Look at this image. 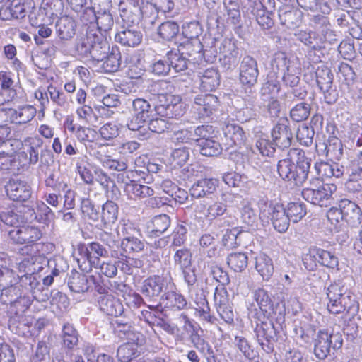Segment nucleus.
I'll return each mask as SVG.
<instances>
[{
	"label": "nucleus",
	"instance_id": "09e8293b",
	"mask_svg": "<svg viewBox=\"0 0 362 362\" xmlns=\"http://www.w3.org/2000/svg\"><path fill=\"white\" fill-rule=\"evenodd\" d=\"M310 106L308 103L301 102L296 104L290 110V117L296 122L306 120L310 114Z\"/></svg>",
	"mask_w": 362,
	"mask_h": 362
},
{
	"label": "nucleus",
	"instance_id": "6e6d98bb",
	"mask_svg": "<svg viewBox=\"0 0 362 362\" xmlns=\"http://www.w3.org/2000/svg\"><path fill=\"white\" fill-rule=\"evenodd\" d=\"M99 133L103 139L110 141L119 136V127L115 122H108L100 128Z\"/></svg>",
	"mask_w": 362,
	"mask_h": 362
},
{
	"label": "nucleus",
	"instance_id": "8fccbe9b",
	"mask_svg": "<svg viewBox=\"0 0 362 362\" xmlns=\"http://www.w3.org/2000/svg\"><path fill=\"white\" fill-rule=\"evenodd\" d=\"M298 6L305 11H321L324 15L330 13V8L326 2H318L317 0H296Z\"/></svg>",
	"mask_w": 362,
	"mask_h": 362
},
{
	"label": "nucleus",
	"instance_id": "393cba45",
	"mask_svg": "<svg viewBox=\"0 0 362 362\" xmlns=\"http://www.w3.org/2000/svg\"><path fill=\"white\" fill-rule=\"evenodd\" d=\"M271 221L274 228L279 233H285L291 221L282 204H275L272 206Z\"/></svg>",
	"mask_w": 362,
	"mask_h": 362
},
{
	"label": "nucleus",
	"instance_id": "49530a36",
	"mask_svg": "<svg viewBox=\"0 0 362 362\" xmlns=\"http://www.w3.org/2000/svg\"><path fill=\"white\" fill-rule=\"evenodd\" d=\"M114 332L121 339L134 340L135 335L134 327L130 322H123L116 320L112 322Z\"/></svg>",
	"mask_w": 362,
	"mask_h": 362
},
{
	"label": "nucleus",
	"instance_id": "0e129e2a",
	"mask_svg": "<svg viewBox=\"0 0 362 362\" xmlns=\"http://www.w3.org/2000/svg\"><path fill=\"white\" fill-rule=\"evenodd\" d=\"M87 284L86 276L81 274L74 275L69 282L70 289L76 293L86 291L88 289Z\"/></svg>",
	"mask_w": 362,
	"mask_h": 362
},
{
	"label": "nucleus",
	"instance_id": "79ce46f5",
	"mask_svg": "<svg viewBox=\"0 0 362 362\" xmlns=\"http://www.w3.org/2000/svg\"><path fill=\"white\" fill-rule=\"evenodd\" d=\"M62 337L64 345L68 349L72 350L78 344V334L72 324L67 322L64 325Z\"/></svg>",
	"mask_w": 362,
	"mask_h": 362
},
{
	"label": "nucleus",
	"instance_id": "a18cd8bd",
	"mask_svg": "<svg viewBox=\"0 0 362 362\" xmlns=\"http://www.w3.org/2000/svg\"><path fill=\"white\" fill-rule=\"evenodd\" d=\"M219 134L218 129L211 124H202L197 127L194 129V135L196 136V144L200 143L201 141H205L213 138H218Z\"/></svg>",
	"mask_w": 362,
	"mask_h": 362
},
{
	"label": "nucleus",
	"instance_id": "c85d7f7f",
	"mask_svg": "<svg viewBox=\"0 0 362 362\" xmlns=\"http://www.w3.org/2000/svg\"><path fill=\"white\" fill-rule=\"evenodd\" d=\"M255 269L263 280L269 281L274 273L272 259L264 253H259L255 257Z\"/></svg>",
	"mask_w": 362,
	"mask_h": 362
},
{
	"label": "nucleus",
	"instance_id": "13d9d810",
	"mask_svg": "<svg viewBox=\"0 0 362 362\" xmlns=\"http://www.w3.org/2000/svg\"><path fill=\"white\" fill-rule=\"evenodd\" d=\"M182 33L185 38L193 40L197 38L202 33V28L199 22L191 21L182 25Z\"/></svg>",
	"mask_w": 362,
	"mask_h": 362
},
{
	"label": "nucleus",
	"instance_id": "e433bc0d",
	"mask_svg": "<svg viewBox=\"0 0 362 362\" xmlns=\"http://www.w3.org/2000/svg\"><path fill=\"white\" fill-rule=\"evenodd\" d=\"M227 264L235 272H242L248 265L247 254L243 252H232L227 257Z\"/></svg>",
	"mask_w": 362,
	"mask_h": 362
},
{
	"label": "nucleus",
	"instance_id": "5701e85b",
	"mask_svg": "<svg viewBox=\"0 0 362 362\" xmlns=\"http://www.w3.org/2000/svg\"><path fill=\"white\" fill-rule=\"evenodd\" d=\"M121 182L125 184L124 192L130 199L137 200L146 199L153 196L154 194V190L152 187L139 184L132 178H130L128 181Z\"/></svg>",
	"mask_w": 362,
	"mask_h": 362
},
{
	"label": "nucleus",
	"instance_id": "6e6552de",
	"mask_svg": "<svg viewBox=\"0 0 362 362\" xmlns=\"http://www.w3.org/2000/svg\"><path fill=\"white\" fill-rule=\"evenodd\" d=\"M83 45L86 47V52L97 61H103L105 55L110 50V44L105 35L98 34L93 30L87 32Z\"/></svg>",
	"mask_w": 362,
	"mask_h": 362
},
{
	"label": "nucleus",
	"instance_id": "f8f14e48",
	"mask_svg": "<svg viewBox=\"0 0 362 362\" xmlns=\"http://www.w3.org/2000/svg\"><path fill=\"white\" fill-rule=\"evenodd\" d=\"M182 101L180 95L171 93H158L154 105L156 116L173 118L176 115L175 110Z\"/></svg>",
	"mask_w": 362,
	"mask_h": 362
},
{
	"label": "nucleus",
	"instance_id": "c756f323",
	"mask_svg": "<svg viewBox=\"0 0 362 362\" xmlns=\"http://www.w3.org/2000/svg\"><path fill=\"white\" fill-rule=\"evenodd\" d=\"M217 185L216 180L212 178L201 179L192 186L190 192L194 197H204L212 194L216 190Z\"/></svg>",
	"mask_w": 362,
	"mask_h": 362
},
{
	"label": "nucleus",
	"instance_id": "423d86ee",
	"mask_svg": "<svg viewBox=\"0 0 362 362\" xmlns=\"http://www.w3.org/2000/svg\"><path fill=\"white\" fill-rule=\"evenodd\" d=\"M343 339L341 336L334 334L327 329L318 331L314 343V354L315 356L323 360L329 354L330 349H339L342 346Z\"/></svg>",
	"mask_w": 362,
	"mask_h": 362
},
{
	"label": "nucleus",
	"instance_id": "3c124183",
	"mask_svg": "<svg viewBox=\"0 0 362 362\" xmlns=\"http://www.w3.org/2000/svg\"><path fill=\"white\" fill-rule=\"evenodd\" d=\"M121 247L126 254L141 252L144 248V243L137 238L127 237L122 240Z\"/></svg>",
	"mask_w": 362,
	"mask_h": 362
},
{
	"label": "nucleus",
	"instance_id": "4c0bfd02",
	"mask_svg": "<svg viewBox=\"0 0 362 362\" xmlns=\"http://www.w3.org/2000/svg\"><path fill=\"white\" fill-rule=\"evenodd\" d=\"M350 168L351 173L346 182L347 188L353 192H360L362 190V166L351 163Z\"/></svg>",
	"mask_w": 362,
	"mask_h": 362
},
{
	"label": "nucleus",
	"instance_id": "5fc2aeb1",
	"mask_svg": "<svg viewBox=\"0 0 362 362\" xmlns=\"http://www.w3.org/2000/svg\"><path fill=\"white\" fill-rule=\"evenodd\" d=\"M325 149L327 156H330L332 159L339 160L343 155V144L341 141L337 137L329 139Z\"/></svg>",
	"mask_w": 362,
	"mask_h": 362
},
{
	"label": "nucleus",
	"instance_id": "338daca9",
	"mask_svg": "<svg viewBox=\"0 0 362 362\" xmlns=\"http://www.w3.org/2000/svg\"><path fill=\"white\" fill-rule=\"evenodd\" d=\"M74 134L80 142H92L95 138L96 132L90 127L78 126Z\"/></svg>",
	"mask_w": 362,
	"mask_h": 362
},
{
	"label": "nucleus",
	"instance_id": "864d4df0",
	"mask_svg": "<svg viewBox=\"0 0 362 362\" xmlns=\"http://www.w3.org/2000/svg\"><path fill=\"white\" fill-rule=\"evenodd\" d=\"M0 8L8 11L13 18H21L23 13V4L18 0H0Z\"/></svg>",
	"mask_w": 362,
	"mask_h": 362
},
{
	"label": "nucleus",
	"instance_id": "680f3d73",
	"mask_svg": "<svg viewBox=\"0 0 362 362\" xmlns=\"http://www.w3.org/2000/svg\"><path fill=\"white\" fill-rule=\"evenodd\" d=\"M274 13L265 9L264 6H262V9L258 11L257 14V22L263 29H269L272 28L274 24L273 19Z\"/></svg>",
	"mask_w": 362,
	"mask_h": 362
},
{
	"label": "nucleus",
	"instance_id": "a211bd4d",
	"mask_svg": "<svg viewBox=\"0 0 362 362\" xmlns=\"http://www.w3.org/2000/svg\"><path fill=\"white\" fill-rule=\"evenodd\" d=\"M259 71L257 63L251 57L243 59L240 71V81L243 85L248 87L253 86L257 81Z\"/></svg>",
	"mask_w": 362,
	"mask_h": 362
},
{
	"label": "nucleus",
	"instance_id": "1a4fd4ad",
	"mask_svg": "<svg viewBox=\"0 0 362 362\" xmlns=\"http://www.w3.org/2000/svg\"><path fill=\"white\" fill-rule=\"evenodd\" d=\"M173 288H175V285L172 278L153 275L144 281L141 292L149 300H156L164 290Z\"/></svg>",
	"mask_w": 362,
	"mask_h": 362
},
{
	"label": "nucleus",
	"instance_id": "b1692460",
	"mask_svg": "<svg viewBox=\"0 0 362 362\" xmlns=\"http://www.w3.org/2000/svg\"><path fill=\"white\" fill-rule=\"evenodd\" d=\"M199 89L202 91H214L220 85L221 75L216 68H208L199 72Z\"/></svg>",
	"mask_w": 362,
	"mask_h": 362
},
{
	"label": "nucleus",
	"instance_id": "aec40b11",
	"mask_svg": "<svg viewBox=\"0 0 362 362\" xmlns=\"http://www.w3.org/2000/svg\"><path fill=\"white\" fill-rule=\"evenodd\" d=\"M165 293L160 300L159 305L167 311L177 312L184 310L187 306L185 297L172 288Z\"/></svg>",
	"mask_w": 362,
	"mask_h": 362
},
{
	"label": "nucleus",
	"instance_id": "bb28decb",
	"mask_svg": "<svg viewBox=\"0 0 362 362\" xmlns=\"http://www.w3.org/2000/svg\"><path fill=\"white\" fill-rule=\"evenodd\" d=\"M158 305H148V310L141 311V318L151 327L157 326L168 331L170 329V325L161 317V313L157 310Z\"/></svg>",
	"mask_w": 362,
	"mask_h": 362
},
{
	"label": "nucleus",
	"instance_id": "cd10ccee",
	"mask_svg": "<svg viewBox=\"0 0 362 362\" xmlns=\"http://www.w3.org/2000/svg\"><path fill=\"white\" fill-rule=\"evenodd\" d=\"M56 28L58 37L62 40H69L76 33V24L72 17L65 15L57 21Z\"/></svg>",
	"mask_w": 362,
	"mask_h": 362
},
{
	"label": "nucleus",
	"instance_id": "4d7b16f0",
	"mask_svg": "<svg viewBox=\"0 0 362 362\" xmlns=\"http://www.w3.org/2000/svg\"><path fill=\"white\" fill-rule=\"evenodd\" d=\"M256 147L262 156H272L275 151V144L266 135L262 134L256 141Z\"/></svg>",
	"mask_w": 362,
	"mask_h": 362
},
{
	"label": "nucleus",
	"instance_id": "7c9ffc66",
	"mask_svg": "<svg viewBox=\"0 0 362 362\" xmlns=\"http://www.w3.org/2000/svg\"><path fill=\"white\" fill-rule=\"evenodd\" d=\"M143 35L140 31L132 29H124L115 35V40L119 44L127 47H136L142 41Z\"/></svg>",
	"mask_w": 362,
	"mask_h": 362
},
{
	"label": "nucleus",
	"instance_id": "a19ab883",
	"mask_svg": "<svg viewBox=\"0 0 362 362\" xmlns=\"http://www.w3.org/2000/svg\"><path fill=\"white\" fill-rule=\"evenodd\" d=\"M317 84L323 93L329 91L332 86L333 75L328 68H318L316 71Z\"/></svg>",
	"mask_w": 362,
	"mask_h": 362
},
{
	"label": "nucleus",
	"instance_id": "20e7f679",
	"mask_svg": "<svg viewBox=\"0 0 362 362\" xmlns=\"http://www.w3.org/2000/svg\"><path fill=\"white\" fill-rule=\"evenodd\" d=\"M302 261L309 272H315L319 266L334 269L339 265L338 257L333 252L317 246L310 247Z\"/></svg>",
	"mask_w": 362,
	"mask_h": 362
},
{
	"label": "nucleus",
	"instance_id": "7ed1b4c3",
	"mask_svg": "<svg viewBox=\"0 0 362 362\" xmlns=\"http://www.w3.org/2000/svg\"><path fill=\"white\" fill-rule=\"evenodd\" d=\"M153 8L148 0H120L119 3L120 17L127 27L138 25L144 18L148 17V11Z\"/></svg>",
	"mask_w": 362,
	"mask_h": 362
},
{
	"label": "nucleus",
	"instance_id": "e2e57ef3",
	"mask_svg": "<svg viewBox=\"0 0 362 362\" xmlns=\"http://www.w3.org/2000/svg\"><path fill=\"white\" fill-rule=\"evenodd\" d=\"M197 307L195 308L196 313L204 320L213 324L216 318L210 314L211 308L207 300L205 298H201L199 303H197Z\"/></svg>",
	"mask_w": 362,
	"mask_h": 362
},
{
	"label": "nucleus",
	"instance_id": "774afa93",
	"mask_svg": "<svg viewBox=\"0 0 362 362\" xmlns=\"http://www.w3.org/2000/svg\"><path fill=\"white\" fill-rule=\"evenodd\" d=\"M226 211V205L224 203L216 202L207 208L205 219L214 220L217 217L223 215Z\"/></svg>",
	"mask_w": 362,
	"mask_h": 362
},
{
	"label": "nucleus",
	"instance_id": "72a5a7b5",
	"mask_svg": "<svg viewBox=\"0 0 362 362\" xmlns=\"http://www.w3.org/2000/svg\"><path fill=\"white\" fill-rule=\"evenodd\" d=\"M199 153L207 157L218 156L222 153V146L218 141V138H213L205 141H201L197 144Z\"/></svg>",
	"mask_w": 362,
	"mask_h": 362
},
{
	"label": "nucleus",
	"instance_id": "2f4dec72",
	"mask_svg": "<svg viewBox=\"0 0 362 362\" xmlns=\"http://www.w3.org/2000/svg\"><path fill=\"white\" fill-rule=\"evenodd\" d=\"M64 7L63 0H42L40 6L46 16L50 19L49 25H52L53 21L62 14Z\"/></svg>",
	"mask_w": 362,
	"mask_h": 362
},
{
	"label": "nucleus",
	"instance_id": "ddd939ff",
	"mask_svg": "<svg viewBox=\"0 0 362 362\" xmlns=\"http://www.w3.org/2000/svg\"><path fill=\"white\" fill-rule=\"evenodd\" d=\"M272 141L279 148L285 149L291 146L293 134L290 122L287 117H281L271 131Z\"/></svg>",
	"mask_w": 362,
	"mask_h": 362
},
{
	"label": "nucleus",
	"instance_id": "ea45409f",
	"mask_svg": "<svg viewBox=\"0 0 362 362\" xmlns=\"http://www.w3.org/2000/svg\"><path fill=\"white\" fill-rule=\"evenodd\" d=\"M118 218V206L112 201H107L102 208L101 218L104 225L114 224Z\"/></svg>",
	"mask_w": 362,
	"mask_h": 362
},
{
	"label": "nucleus",
	"instance_id": "412c9836",
	"mask_svg": "<svg viewBox=\"0 0 362 362\" xmlns=\"http://www.w3.org/2000/svg\"><path fill=\"white\" fill-rule=\"evenodd\" d=\"M344 222L349 226L356 227L361 223L362 211L361 208L351 200L344 199L339 202Z\"/></svg>",
	"mask_w": 362,
	"mask_h": 362
},
{
	"label": "nucleus",
	"instance_id": "dca6fc26",
	"mask_svg": "<svg viewBox=\"0 0 362 362\" xmlns=\"http://www.w3.org/2000/svg\"><path fill=\"white\" fill-rule=\"evenodd\" d=\"M52 209L43 202H38L37 199H33L24 204V215L28 221H36L45 223L49 220V214Z\"/></svg>",
	"mask_w": 362,
	"mask_h": 362
},
{
	"label": "nucleus",
	"instance_id": "6ab92c4d",
	"mask_svg": "<svg viewBox=\"0 0 362 362\" xmlns=\"http://www.w3.org/2000/svg\"><path fill=\"white\" fill-rule=\"evenodd\" d=\"M225 145L228 148L241 146L245 144L247 137L243 128L236 124L228 123L223 128Z\"/></svg>",
	"mask_w": 362,
	"mask_h": 362
},
{
	"label": "nucleus",
	"instance_id": "c03bdc74",
	"mask_svg": "<svg viewBox=\"0 0 362 362\" xmlns=\"http://www.w3.org/2000/svg\"><path fill=\"white\" fill-rule=\"evenodd\" d=\"M180 31L179 25L172 21L162 23L158 29L159 36L164 40L170 41L175 38Z\"/></svg>",
	"mask_w": 362,
	"mask_h": 362
},
{
	"label": "nucleus",
	"instance_id": "0eeeda50",
	"mask_svg": "<svg viewBox=\"0 0 362 362\" xmlns=\"http://www.w3.org/2000/svg\"><path fill=\"white\" fill-rule=\"evenodd\" d=\"M269 319L256 320L255 333L262 349L269 354L274 351V344L277 340V332Z\"/></svg>",
	"mask_w": 362,
	"mask_h": 362
},
{
	"label": "nucleus",
	"instance_id": "a878e982",
	"mask_svg": "<svg viewBox=\"0 0 362 362\" xmlns=\"http://www.w3.org/2000/svg\"><path fill=\"white\" fill-rule=\"evenodd\" d=\"M86 15L90 16L92 20H95L98 29L95 32L98 34L103 33V32L106 33L112 30L114 21L109 11H101L100 13H98V15H96L93 9L87 8L86 9Z\"/></svg>",
	"mask_w": 362,
	"mask_h": 362
},
{
	"label": "nucleus",
	"instance_id": "69168bd1",
	"mask_svg": "<svg viewBox=\"0 0 362 362\" xmlns=\"http://www.w3.org/2000/svg\"><path fill=\"white\" fill-rule=\"evenodd\" d=\"M314 130L306 125L300 126L296 132V138L300 144L309 146L313 143Z\"/></svg>",
	"mask_w": 362,
	"mask_h": 362
},
{
	"label": "nucleus",
	"instance_id": "c9c22d12",
	"mask_svg": "<svg viewBox=\"0 0 362 362\" xmlns=\"http://www.w3.org/2000/svg\"><path fill=\"white\" fill-rule=\"evenodd\" d=\"M27 147V153L29 154V163L35 165L39 160V148L42 146L43 141L37 135L28 136L24 140Z\"/></svg>",
	"mask_w": 362,
	"mask_h": 362
},
{
	"label": "nucleus",
	"instance_id": "9b49d317",
	"mask_svg": "<svg viewBox=\"0 0 362 362\" xmlns=\"http://www.w3.org/2000/svg\"><path fill=\"white\" fill-rule=\"evenodd\" d=\"M132 108L133 117L127 123V127L132 131H139L150 118L151 105L145 99L136 98L133 100Z\"/></svg>",
	"mask_w": 362,
	"mask_h": 362
},
{
	"label": "nucleus",
	"instance_id": "f3484780",
	"mask_svg": "<svg viewBox=\"0 0 362 362\" xmlns=\"http://www.w3.org/2000/svg\"><path fill=\"white\" fill-rule=\"evenodd\" d=\"M327 296L329 300L327 308L330 313L340 314L349 308L346 297L344 296L342 288L339 285H329L327 288Z\"/></svg>",
	"mask_w": 362,
	"mask_h": 362
},
{
	"label": "nucleus",
	"instance_id": "37998d69",
	"mask_svg": "<svg viewBox=\"0 0 362 362\" xmlns=\"http://www.w3.org/2000/svg\"><path fill=\"white\" fill-rule=\"evenodd\" d=\"M134 168H144L147 173H157L160 172L163 166L151 160L147 154H141L134 160Z\"/></svg>",
	"mask_w": 362,
	"mask_h": 362
},
{
	"label": "nucleus",
	"instance_id": "052dcab7",
	"mask_svg": "<svg viewBox=\"0 0 362 362\" xmlns=\"http://www.w3.org/2000/svg\"><path fill=\"white\" fill-rule=\"evenodd\" d=\"M167 118L157 116L150 119L148 123L149 130L154 133L162 134L169 129L170 124L167 120Z\"/></svg>",
	"mask_w": 362,
	"mask_h": 362
},
{
	"label": "nucleus",
	"instance_id": "39448f33",
	"mask_svg": "<svg viewBox=\"0 0 362 362\" xmlns=\"http://www.w3.org/2000/svg\"><path fill=\"white\" fill-rule=\"evenodd\" d=\"M253 299L257 308L253 316L255 320L272 319L276 314L279 303L274 302V296L264 288H258L253 291Z\"/></svg>",
	"mask_w": 362,
	"mask_h": 362
},
{
	"label": "nucleus",
	"instance_id": "58836bf2",
	"mask_svg": "<svg viewBox=\"0 0 362 362\" xmlns=\"http://www.w3.org/2000/svg\"><path fill=\"white\" fill-rule=\"evenodd\" d=\"M286 214L293 223L300 221L307 214V207L305 203L300 201L290 202L285 208Z\"/></svg>",
	"mask_w": 362,
	"mask_h": 362
},
{
	"label": "nucleus",
	"instance_id": "603ef678",
	"mask_svg": "<svg viewBox=\"0 0 362 362\" xmlns=\"http://www.w3.org/2000/svg\"><path fill=\"white\" fill-rule=\"evenodd\" d=\"M28 4L32 8L28 14L29 22L32 26L37 27L41 23H45V17L46 15L44 13L41 8H36L33 0H24V4Z\"/></svg>",
	"mask_w": 362,
	"mask_h": 362
},
{
	"label": "nucleus",
	"instance_id": "4be33fe9",
	"mask_svg": "<svg viewBox=\"0 0 362 362\" xmlns=\"http://www.w3.org/2000/svg\"><path fill=\"white\" fill-rule=\"evenodd\" d=\"M98 303L100 310L107 315L118 317L124 312L120 300L111 293H106L100 296Z\"/></svg>",
	"mask_w": 362,
	"mask_h": 362
},
{
	"label": "nucleus",
	"instance_id": "4468645a",
	"mask_svg": "<svg viewBox=\"0 0 362 362\" xmlns=\"http://www.w3.org/2000/svg\"><path fill=\"white\" fill-rule=\"evenodd\" d=\"M166 57L168 62L158 60L155 62L152 67L153 72L156 75H166L170 67L176 71H183L187 69V62L185 59L173 50L167 52Z\"/></svg>",
	"mask_w": 362,
	"mask_h": 362
},
{
	"label": "nucleus",
	"instance_id": "473e14b6",
	"mask_svg": "<svg viewBox=\"0 0 362 362\" xmlns=\"http://www.w3.org/2000/svg\"><path fill=\"white\" fill-rule=\"evenodd\" d=\"M121 59L122 56L119 48L117 46H114L110 52L105 55L103 60V68L106 72H115L121 65Z\"/></svg>",
	"mask_w": 362,
	"mask_h": 362
},
{
	"label": "nucleus",
	"instance_id": "bf43d9fd",
	"mask_svg": "<svg viewBox=\"0 0 362 362\" xmlns=\"http://www.w3.org/2000/svg\"><path fill=\"white\" fill-rule=\"evenodd\" d=\"M338 78L339 81L349 86L355 78V73L352 67L345 62H341L338 68Z\"/></svg>",
	"mask_w": 362,
	"mask_h": 362
},
{
	"label": "nucleus",
	"instance_id": "f704fd0d",
	"mask_svg": "<svg viewBox=\"0 0 362 362\" xmlns=\"http://www.w3.org/2000/svg\"><path fill=\"white\" fill-rule=\"evenodd\" d=\"M170 225V217L166 214L156 216L151 221V229L148 231V236L151 238L159 237Z\"/></svg>",
	"mask_w": 362,
	"mask_h": 362
},
{
	"label": "nucleus",
	"instance_id": "f03ea898",
	"mask_svg": "<svg viewBox=\"0 0 362 362\" xmlns=\"http://www.w3.org/2000/svg\"><path fill=\"white\" fill-rule=\"evenodd\" d=\"M337 187L333 184L324 183L319 178H312L310 185L303 189L301 195L307 202L321 207H327L333 202V193Z\"/></svg>",
	"mask_w": 362,
	"mask_h": 362
},
{
	"label": "nucleus",
	"instance_id": "f257e3e1",
	"mask_svg": "<svg viewBox=\"0 0 362 362\" xmlns=\"http://www.w3.org/2000/svg\"><path fill=\"white\" fill-rule=\"evenodd\" d=\"M310 163L303 150L291 148L287 158L281 159L277 165L279 176L284 180L293 181L296 185H302L308 179Z\"/></svg>",
	"mask_w": 362,
	"mask_h": 362
},
{
	"label": "nucleus",
	"instance_id": "9d476101",
	"mask_svg": "<svg viewBox=\"0 0 362 362\" xmlns=\"http://www.w3.org/2000/svg\"><path fill=\"white\" fill-rule=\"evenodd\" d=\"M218 105L217 96L210 93L199 94L194 97L192 108L197 117L204 121L217 110Z\"/></svg>",
	"mask_w": 362,
	"mask_h": 362
},
{
	"label": "nucleus",
	"instance_id": "de8ad7c7",
	"mask_svg": "<svg viewBox=\"0 0 362 362\" xmlns=\"http://www.w3.org/2000/svg\"><path fill=\"white\" fill-rule=\"evenodd\" d=\"M173 259L175 264L185 273L192 266V255L189 249L183 247L175 252Z\"/></svg>",
	"mask_w": 362,
	"mask_h": 362
},
{
	"label": "nucleus",
	"instance_id": "2eb2a0df",
	"mask_svg": "<svg viewBox=\"0 0 362 362\" xmlns=\"http://www.w3.org/2000/svg\"><path fill=\"white\" fill-rule=\"evenodd\" d=\"M78 255L84 257L89 262L90 267L97 268L100 264V257L107 255V250L99 243L91 242L88 244L80 243L78 245Z\"/></svg>",
	"mask_w": 362,
	"mask_h": 362
}]
</instances>
